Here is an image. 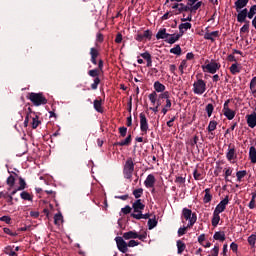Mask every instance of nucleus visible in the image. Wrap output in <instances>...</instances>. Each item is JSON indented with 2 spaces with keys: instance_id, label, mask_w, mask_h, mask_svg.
<instances>
[{
  "instance_id": "nucleus-1",
  "label": "nucleus",
  "mask_w": 256,
  "mask_h": 256,
  "mask_svg": "<svg viewBox=\"0 0 256 256\" xmlns=\"http://www.w3.org/2000/svg\"><path fill=\"white\" fill-rule=\"evenodd\" d=\"M103 67H104L103 59H100L98 61V68L88 71L89 77L94 78L93 83L90 86L92 91H96V89H98L99 85L101 84V78L99 77V75H101V73H103Z\"/></svg>"
},
{
  "instance_id": "nucleus-2",
  "label": "nucleus",
  "mask_w": 256,
  "mask_h": 256,
  "mask_svg": "<svg viewBox=\"0 0 256 256\" xmlns=\"http://www.w3.org/2000/svg\"><path fill=\"white\" fill-rule=\"evenodd\" d=\"M256 15V5H253L250 7V10L247 8L242 9L238 15H237V21L238 23H245V21L248 19H253Z\"/></svg>"
},
{
  "instance_id": "nucleus-3",
  "label": "nucleus",
  "mask_w": 256,
  "mask_h": 256,
  "mask_svg": "<svg viewBox=\"0 0 256 256\" xmlns=\"http://www.w3.org/2000/svg\"><path fill=\"white\" fill-rule=\"evenodd\" d=\"M134 171H135V162L133 161V158L129 157L127 158L123 167L124 179H128L129 181H132Z\"/></svg>"
},
{
  "instance_id": "nucleus-4",
  "label": "nucleus",
  "mask_w": 256,
  "mask_h": 256,
  "mask_svg": "<svg viewBox=\"0 0 256 256\" xmlns=\"http://www.w3.org/2000/svg\"><path fill=\"white\" fill-rule=\"evenodd\" d=\"M28 99L35 105V107H40V105H47V98L43 93L31 92L28 94Z\"/></svg>"
},
{
  "instance_id": "nucleus-5",
  "label": "nucleus",
  "mask_w": 256,
  "mask_h": 256,
  "mask_svg": "<svg viewBox=\"0 0 256 256\" xmlns=\"http://www.w3.org/2000/svg\"><path fill=\"white\" fill-rule=\"evenodd\" d=\"M207 91V82L199 77L193 83V93L194 95H203Z\"/></svg>"
},
{
  "instance_id": "nucleus-6",
  "label": "nucleus",
  "mask_w": 256,
  "mask_h": 256,
  "mask_svg": "<svg viewBox=\"0 0 256 256\" xmlns=\"http://www.w3.org/2000/svg\"><path fill=\"white\" fill-rule=\"evenodd\" d=\"M182 217L185 221H188V227H193L197 223V214L189 208L182 209Z\"/></svg>"
},
{
  "instance_id": "nucleus-7",
  "label": "nucleus",
  "mask_w": 256,
  "mask_h": 256,
  "mask_svg": "<svg viewBox=\"0 0 256 256\" xmlns=\"http://www.w3.org/2000/svg\"><path fill=\"white\" fill-rule=\"evenodd\" d=\"M221 69V64L216 62L215 60H211L210 63L206 65H202V70L204 73H211V75H215L217 71Z\"/></svg>"
},
{
  "instance_id": "nucleus-8",
  "label": "nucleus",
  "mask_w": 256,
  "mask_h": 256,
  "mask_svg": "<svg viewBox=\"0 0 256 256\" xmlns=\"http://www.w3.org/2000/svg\"><path fill=\"white\" fill-rule=\"evenodd\" d=\"M229 103H231V99L224 102L222 113L226 119H228V121H233V119H235V115H237V112L229 107Z\"/></svg>"
},
{
  "instance_id": "nucleus-9",
  "label": "nucleus",
  "mask_w": 256,
  "mask_h": 256,
  "mask_svg": "<svg viewBox=\"0 0 256 256\" xmlns=\"http://www.w3.org/2000/svg\"><path fill=\"white\" fill-rule=\"evenodd\" d=\"M172 9H174L175 15H181V13H188L189 9V3L185 5L184 3H174L172 5Z\"/></svg>"
},
{
  "instance_id": "nucleus-10",
  "label": "nucleus",
  "mask_w": 256,
  "mask_h": 256,
  "mask_svg": "<svg viewBox=\"0 0 256 256\" xmlns=\"http://www.w3.org/2000/svg\"><path fill=\"white\" fill-rule=\"evenodd\" d=\"M140 118V131L144 134L147 135V131H149V121L147 120V116L145 113H140L139 114Z\"/></svg>"
},
{
  "instance_id": "nucleus-11",
  "label": "nucleus",
  "mask_w": 256,
  "mask_h": 256,
  "mask_svg": "<svg viewBox=\"0 0 256 256\" xmlns=\"http://www.w3.org/2000/svg\"><path fill=\"white\" fill-rule=\"evenodd\" d=\"M226 159L230 163H234V161L237 159V149H235V146L233 144L228 145V150L226 152Z\"/></svg>"
},
{
  "instance_id": "nucleus-12",
  "label": "nucleus",
  "mask_w": 256,
  "mask_h": 256,
  "mask_svg": "<svg viewBox=\"0 0 256 256\" xmlns=\"http://www.w3.org/2000/svg\"><path fill=\"white\" fill-rule=\"evenodd\" d=\"M116 244H117V248L121 251V253H127V251H129L127 242H125V240L123 239V237L118 236L115 238Z\"/></svg>"
},
{
  "instance_id": "nucleus-13",
  "label": "nucleus",
  "mask_w": 256,
  "mask_h": 256,
  "mask_svg": "<svg viewBox=\"0 0 256 256\" xmlns=\"http://www.w3.org/2000/svg\"><path fill=\"white\" fill-rule=\"evenodd\" d=\"M132 209L134 211L132 215H139L143 213V210L145 209V204L141 203V199H138L132 204Z\"/></svg>"
},
{
  "instance_id": "nucleus-14",
  "label": "nucleus",
  "mask_w": 256,
  "mask_h": 256,
  "mask_svg": "<svg viewBox=\"0 0 256 256\" xmlns=\"http://www.w3.org/2000/svg\"><path fill=\"white\" fill-rule=\"evenodd\" d=\"M227 205H229V196H226L223 200L220 201V203L216 206L214 213H223L225 209H227Z\"/></svg>"
},
{
  "instance_id": "nucleus-15",
  "label": "nucleus",
  "mask_w": 256,
  "mask_h": 256,
  "mask_svg": "<svg viewBox=\"0 0 256 256\" xmlns=\"http://www.w3.org/2000/svg\"><path fill=\"white\" fill-rule=\"evenodd\" d=\"M28 111H30V121L31 122V127L32 129H37V127H39V125H41V121L39 120V117L37 116V114L33 111H31V108H28Z\"/></svg>"
},
{
  "instance_id": "nucleus-16",
  "label": "nucleus",
  "mask_w": 256,
  "mask_h": 256,
  "mask_svg": "<svg viewBox=\"0 0 256 256\" xmlns=\"http://www.w3.org/2000/svg\"><path fill=\"white\" fill-rule=\"evenodd\" d=\"M93 107L97 113H105V108L103 107V99H101V97H98L94 100Z\"/></svg>"
},
{
  "instance_id": "nucleus-17",
  "label": "nucleus",
  "mask_w": 256,
  "mask_h": 256,
  "mask_svg": "<svg viewBox=\"0 0 256 256\" xmlns=\"http://www.w3.org/2000/svg\"><path fill=\"white\" fill-rule=\"evenodd\" d=\"M246 123L250 129H255L256 127V112L248 114L246 116Z\"/></svg>"
},
{
  "instance_id": "nucleus-18",
  "label": "nucleus",
  "mask_w": 256,
  "mask_h": 256,
  "mask_svg": "<svg viewBox=\"0 0 256 256\" xmlns=\"http://www.w3.org/2000/svg\"><path fill=\"white\" fill-rule=\"evenodd\" d=\"M169 37H171V34L167 33V29L165 28H161L156 34V39H163L166 42L169 39Z\"/></svg>"
},
{
  "instance_id": "nucleus-19",
  "label": "nucleus",
  "mask_w": 256,
  "mask_h": 256,
  "mask_svg": "<svg viewBox=\"0 0 256 256\" xmlns=\"http://www.w3.org/2000/svg\"><path fill=\"white\" fill-rule=\"evenodd\" d=\"M155 181V175L149 174L144 181V185L147 187V189H152V187H155Z\"/></svg>"
},
{
  "instance_id": "nucleus-20",
  "label": "nucleus",
  "mask_w": 256,
  "mask_h": 256,
  "mask_svg": "<svg viewBox=\"0 0 256 256\" xmlns=\"http://www.w3.org/2000/svg\"><path fill=\"white\" fill-rule=\"evenodd\" d=\"M250 0H237L234 5L237 13H241V9H245L247 7V3H249Z\"/></svg>"
},
{
  "instance_id": "nucleus-21",
  "label": "nucleus",
  "mask_w": 256,
  "mask_h": 256,
  "mask_svg": "<svg viewBox=\"0 0 256 256\" xmlns=\"http://www.w3.org/2000/svg\"><path fill=\"white\" fill-rule=\"evenodd\" d=\"M24 189H27V182H25L23 177H19V187L12 191V195H16L17 191H24Z\"/></svg>"
},
{
  "instance_id": "nucleus-22",
  "label": "nucleus",
  "mask_w": 256,
  "mask_h": 256,
  "mask_svg": "<svg viewBox=\"0 0 256 256\" xmlns=\"http://www.w3.org/2000/svg\"><path fill=\"white\" fill-rule=\"evenodd\" d=\"M204 193L205 195L203 197V203H211V201H213V194H211V188H206L204 190Z\"/></svg>"
},
{
  "instance_id": "nucleus-23",
  "label": "nucleus",
  "mask_w": 256,
  "mask_h": 256,
  "mask_svg": "<svg viewBox=\"0 0 256 256\" xmlns=\"http://www.w3.org/2000/svg\"><path fill=\"white\" fill-rule=\"evenodd\" d=\"M131 141H132V138H131V134H129L125 140H122L120 142H115L114 143V146H118V147H126V146H129L131 145Z\"/></svg>"
},
{
  "instance_id": "nucleus-24",
  "label": "nucleus",
  "mask_w": 256,
  "mask_h": 256,
  "mask_svg": "<svg viewBox=\"0 0 256 256\" xmlns=\"http://www.w3.org/2000/svg\"><path fill=\"white\" fill-rule=\"evenodd\" d=\"M91 63L97 65V57H99V50L97 48L90 49Z\"/></svg>"
},
{
  "instance_id": "nucleus-25",
  "label": "nucleus",
  "mask_w": 256,
  "mask_h": 256,
  "mask_svg": "<svg viewBox=\"0 0 256 256\" xmlns=\"http://www.w3.org/2000/svg\"><path fill=\"white\" fill-rule=\"evenodd\" d=\"M230 73L231 75H237V73H241V64L234 62L230 68Z\"/></svg>"
},
{
  "instance_id": "nucleus-26",
  "label": "nucleus",
  "mask_w": 256,
  "mask_h": 256,
  "mask_svg": "<svg viewBox=\"0 0 256 256\" xmlns=\"http://www.w3.org/2000/svg\"><path fill=\"white\" fill-rule=\"evenodd\" d=\"M171 107H173V103L171 102V100H166L165 105L162 106L161 113L163 115H167V113L171 111Z\"/></svg>"
},
{
  "instance_id": "nucleus-27",
  "label": "nucleus",
  "mask_w": 256,
  "mask_h": 256,
  "mask_svg": "<svg viewBox=\"0 0 256 256\" xmlns=\"http://www.w3.org/2000/svg\"><path fill=\"white\" fill-rule=\"evenodd\" d=\"M219 37V31H213L210 33H205L204 35V39L208 40V41H215V38Z\"/></svg>"
},
{
  "instance_id": "nucleus-28",
  "label": "nucleus",
  "mask_w": 256,
  "mask_h": 256,
  "mask_svg": "<svg viewBox=\"0 0 256 256\" xmlns=\"http://www.w3.org/2000/svg\"><path fill=\"white\" fill-rule=\"evenodd\" d=\"M180 38L181 35L179 34H170V36H168V39H166V43H169V45H173V43H177Z\"/></svg>"
},
{
  "instance_id": "nucleus-29",
  "label": "nucleus",
  "mask_w": 256,
  "mask_h": 256,
  "mask_svg": "<svg viewBox=\"0 0 256 256\" xmlns=\"http://www.w3.org/2000/svg\"><path fill=\"white\" fill-rule=\"evenodd\" d=\"M166 87L159 81L154 82V92L163 93L165 92Z\"/></svg>"
},
{
  "instance_id": "nucleus-30",
  "label": "nucleus",
  "mask_w": 256,
  "mask_h": 256,
  "mask_svg": "<svg viewBox=\"0 0 256 256\" xmlns=\"http://www.w3.org/2000/svg\"><path fill=\"white\" fill-rule=\"evenodd\" d=\"M193 177L195 181H201L205 177L203 170L195 169L193 172Z\"/></svg>"
},
{
  "instance_id": "nucleus-31",
  "label": "nucleus",
  "mask_w": 256,
  "mask_h": 256,
  "mask_svg": "<svg viewBox=\"0 0 256 256\" xmlns=\"http://www.w3.org/2000/svg\"><path fill=\"white\" fill-rule=\"evenodd\" d=\"M139 237V234L136 231H128L123 234V239L129 240V239H137Z\"/></svg>"
},
{
  "instance_id": "nucleus-32",
  "label": "nucleus",
  "mask_w": 256,
  "mask_h": 256,
  "mask_svg": "<svg viewBox=\"0 0 256 256\" xmlns=\"http://www.w3.org/2000/svg\"><path fill=\"white\" fill-rule=\"evenodd\" d=\"M249 159L251 163L255 164L256 163V148L255 146H251L249 149Z\"/></svg>"
},
{
  "instance_id": "nucleus-33",
  "label": "nucleus",
  "mask_w": 256,
  "mask_h": 256,
  "mask_svg": "<svg viewBox=\"0 0 256 256\" xmlns=\"http://www.w3.org/2000/svg\"><path fill=\"white\" fill-rule=\"evenodd\" d=\"M177 249H178V255H182L183 251H185V249H187V245L185 244V242L178 240L177 241Z\"/></svg>"
},
{
  "instance_id": "nucleus-34",
  "label": "nucleus",
  "mask_w": 256,
  "mask_h": 256,
  "mask_svg": "<svg viewBox=\"0 0 256 256\" xmlns=\"http://www.w3.org/2000/svg\"><path fill=\"white\" fill-rule=\"evenodd\" d=\"M249 87L251 95L256 97V76L251 79Z\"/></svg>"
},
{
  "instance_id": "nucleus-35",
  "label": "nucleus",
  "mask_w": 256,
  "mask_h": 256,
  "mask_svg": "<svg viewBox=\"0 0 256 256\" xmlns=\"http://www.w3.org/2000/svg\"><path fill=\"white\" fill-rule=\"evenodd\" d=\"M20 197L21 199H23V201H30L31 203H33V195L27 191L21 192Z\"/></svg>"
},
{
  "instance_id": "nucleus-36",
  "label": "nucleus",
  "mask_w": 256,
  "mask_h": 256,
  "mask_svg": "<svg viewBox=\"0 0 256 256\" xmlns=\"http://www.w3.org/2000/svg\"><path fill=\"white\" fill-rule=\"evenodd\" d=\"M54 224L58 227H60V225H63V214H61V212L54 215Z\"/></svg>"
},
{
  "instance_id": "nucleus-37",
  "label": "nucleus",
  "mask_w": 256,
  "mask_h": 256,
  "mask_svg": "<svg viewBox=\"0 0 256 256\" xmlns=\"http://www.w3.org/2000/svg\"><path fill=\"white\" fill-rule=\"evenodd\" d=\"M201 5H203L202 1H198L196 2V4H192V5H188L189 6V12L190 13H197V10L201 7Z\"/></svg>"
},
{
  "instance_id": "nucleus-38",
  "label": "nucleus",
  "mask_w": 256,
  "mask_h": 256,
  "mask_svg": "<svg viewBox=\"0 0 256 256\" xmlns=\"http://www.w3.org/2000/svg\"><path fill=\"white\" fill-rule=\"evenodd\" d=\"M221 221V216L217 212H213L212 217V227H217L219 225V222Z\"/></svg>"
},
{
  "instance_id": "nucleus-39",
  "label": "nucleus",
  "mask_w": 256,
  "mask_h": 256,
  "mask_svg": "<svg viewBox=\"0 0 256 256\" xmlns=\"http://www.w3.org/2000/svg\"><path fill=\"white\" fill-rule=\"evenodd\" d=\"M6 183L8 185V191H11V189H13V187H15V176L10 175L7 180Z\"/></svg>"
},
{
  "instance_id": "nucleus-40",
  "label": "nucleus",
  "mask_w": 256,
  "mask_h": 256,
  "mask_svg": "<svg viewBox=\"0 0 256 256\" xmlns=\"http://www.w3.org/2000/svg\"><path fill=\"white\" fill-rule=\"evenodd\" d=\"M131 217H133V219H149L151 217L150 213H146L143 214V212H141L140 214H131Z\"/></svg>"
},
{
  "instance_id": "nucleus-41",
  "label": "nucleus",
  "mask_w": 256,
  "mask_h": 256,
  "mask_svg": "<svg viewBox=\"0 0 256 256\" xmlns=\"http://www.w3.org/2000/svg\"><path fill=\"white\" fill-rule=\"evenodd\" d=\"M213 239H215V241H225V232H215Z\"/></svg>"
},
{
  "instance_id": "nucleus-42",
  "label": "nucleus",
  "mask_w": 256,
  "mask_h": 256,
  "mask_svg": "<svg viewBox=\"0 0 256 256\" xmlns=\"http://www.w3.org/2000/svg\"><path fill=\"white\" fill-rule=\"evenodd\" d=\"M217 125H218L217 121L211 120L207 127L208 133H213V131H215V129H217Z\"/></svg>"
},
{
  "instance_id": "nucleus-43",
  "label": "nucleus",
  "mask_w": 256,
  "mask_h": 256,
  "mask_svg": "<svg viewBox=\"0 0 256 256\" xmlns=\"http://www.w3.org/2000/svg\"><path fill=\"white\" fill-rule=\"evenodd\" d=\"M246 176H247V170L236 172L237 181H239V183H241V181H243V178Z\"/></svg>"
},
{
  "instance_id": "nucleus-44",
  "label": "nucleus",
  "mask_w": 256,
  "mask_h": 256,
  "mask_svg": "<svg viewBox=\"0 0 256 256\" xmlns=\"http://www.w3.org/2000/svg\"><path fill=\"white\" fill-rule=\"evenodd\" d=\"M192 25L189 22L182 23L179 25V31L180 33H183V31H187L188 29H191Z\"/></svg>"
},
{
  "instance_id": "nucleus-45",
  "label": "nucleus",
  "mask_w": 256,
  "mask_h": 256,
  "mask_svg": "<svg viewBox=\"0 0 256 256\" xmlns=\"http://www.w3.org/2000/svg\"><path fill=\"white\" fill-rule=\"evenodd\" d=\"M205 111L207 113V116L211 117V115H213V111H215V106H213V104L209 103L206 105Z\"/></svg>"
},
{
  "instance_id": "nucleus-46",
  "label": "nucleus",
  "mask_w": 256,
  "mask_h": 256,
  "mask_svg": "<svg viewBox=\"0 0 256 256\" xmlns=\"http://www.w3.org/2000/svg\"><path fill=\"white\" fill-rule=\"evenodd\" d=\"M5 254L8 255V256H19L17 254V252H15V250H13V247H11V246H7L5 248Z\"/></svg>"
},
{
  "instance_id": "nucleus-47",
  "label": "nucleus",
  "mask_w": 256,
  "mask_h": 256,
  "mask_svg": "<svg viewBox=\"0 0 256 256\" xmlns=\"http://www.w3.org/2000/svg\"><path fill=\"white\" fill-rule=\"evenodd\" d=\"M180 75H183L185 73V69H187V60H182L179 67Z\"/></svg>"
},
{
  "instance_id": "nucleus-48",
  "label": "nucleus",
  "mask_w": 256,
  "mask_h": 256,
  "mask_svg": "<svg viewBox=\"0 0 256 256\" xmlns=\"http://www.w3.org/2000/svg\"><path fill=\"white\" fill-rule=\"evenodd\" d=\"M248 244L250 245V247H255L256 245V234H252L248 237L247 239Z\"/></svg>"
},
{
  "instance_id": "nucleus-49",
  "label": "nucleus",
  "mask_w": 256,
  "mask_h": 256,
  "mask_svg": "<svg viewBox=\"0 0 256 256\" xmlns=\"http://www.w3.org/2000/svg\"><path fill=\"white\" fill-rule=\"evenodd\" d=\"M160 93L161 94H159V99H166V101H171V94L169 93V91H164Z\"/></svg>"
},
{
  "instance_id": "nucleus-50",
  "label": "nucleus",
  "mask_w": 256,
  "mask_h": 256,
  "mask_svg": "<svg viewBox=\"0 0 256 256\" xmlns=\"http://www.w3.org/2000/svg\"><path fill=\"white\" fill-rule=\"evenodd\" d=\"M149 101L152 103V105H155L157 103V92H152L148 95Z\"/></svg>"
},
{
  "instance_id": "nucleus-51",
  "label": "nucleus",
  "mask_w": 256,
  "mask_h": 256,
  "mask_svg": "<svg viewBox=\"0 0 256 256\" xmlns=\"http://www.w3.org/2000/svg\"><path fill=\"white\" fill-rule=\"evenodd\" d=\"M132 193H133L135 199L138 200V199L141 198V196L143 195V188L135 189V190H133Z\"/></svg>"
},
{
  "instance_id": "nucleus-52",
  "label": "nucleus",
  "mask_w": 256,
  "mask_h": 256,
  "mask_svg": "<svg viewBox=\"0 0 256 256\" xmlns=\"http://www.w3.org/2000/svg\"><path fill=\"white\" fill-rule=\"evenodd\" d=\"M245 24L241 27L240 29V33L243 34V33H249V21H246L244 22Z\"/></svg>"
},
{
  "instance_id": "nucleus-53",
  "label": "nucleus",
  "mask_w": 256,
  "mask_h": 256,
  "mask_svg": "<svg viewBox=\"0 0 256 256\" xmlns=\"http://www.w3.org/2000/svg\"><path fill=\"white\" fill-rule=\"evenodd\" d=\"M255 199H256V192L252 193L251 201L249 202V209H255Z\"/></svg>"
},
{
  "instance_id": "nucleus-54",
  "label": "nucleus",
  "mask_w": 256,
  "mask_h": 256,
  "mask_svg": "<svg viewBox=\"0 0 256 256\" xmlns=\"http://www.w3.org/2000/svg\"><path fill=\"white\" fill-rule=\"evenodd\" d=\"M170 53H173V55H181V46L176 45L174 48L170 49Z\"/></svg>"
},
{
  "instance_id": "nucleus-55",
  "label": "nucleus",
  "mask_w": 256,
  "mask_h": 256,
  "mask_svg": "<svg viewBox=\"0 0 256 256\" xmlns=\"http://www.w3.org/2000/svg\"><path fill=\"white\" fill-rule=\"evenodd\" d=\"M157 227V220L154 219H149L148 220V229H155Z\"/></svg>"
},
{
  "instance_id": "nucleus-56",
  "label": "nucleus",
  "mask_w": 256,
  "mask_h": 256,
  "mask_svg": "<svg viewBox=\"0 0 256 256\" xmlns=\"http://www.w3.org/2000/svg\"><path fill=\"white\" fill-rule=\"evenodd\" d=\"M3 231L6 235H10V237H17V235H19L17 232H13L9 228H3Z\"/></svg>"
},
{
  "instance_id": "nucleus-57",
  "label": "nucleus",
  "mask_w": 256,
  "mask_h": 256,
  "mask_svg": "<svg viewBox=\"0 0 256 256\" xmlns=\"http://www.w3.org/2000/svg\"><path fill=\"white\" fill-rule=\"evenodd\" d=\"M231 175H233V168L228 167L225 169V174H224V178L227 181V179H229V177H231Z\"/></svg>"
},
{
  "instance_id": "nucleus-58",
  "label": "nucleus",
  "mask_w": 256,
  "mask_h": 256,
  "mask_svg": "<svg viewBox=\"0 0 256 256\" xmlns=\"http://www.w3.org/2000/svg\"><path fill=\"white\" fill-rule=\"evenodd\" d=\"M187 229H191V227L184 226L182 228H179L178 229V236L183 237V235H185V233H187Z\"/></svg>"
},
{
  "instance_id": "nucleus-59",
  "label": "nucleus",
  "mask_w": 256,
  "mask_h": 256,
  "mask_svg": "<svg viewBox=\"0 0 256 256\" xmlns=\"http://www.w3.org/2000/svg\"><path fill=\"white\" fill-rule=\"evenodd\" d=\"M143 37L144 39H148L149 41H151V37H153V32H151V30H145L143 33Z\"/></svg>"
},
{
  "instance_id": "nucleus-60",
  "label": "nucleus",
  "mask_w": 256,
  "mask_h": 256,
  "mask_svg": "<svg viewBox=\"0 0 256 256\" xmlns=\"http://www.w3.org/2000/svg\"><path fill=\"white\" fill-rule=\"evenodd\" d=\"M119 134L121 137H126L127 136V127L122 126L118 128Z\"/></svg>"
},
{
  "instance_id": "nucleus-61",
  "label": "nucleus",
  "mask_w": 256,
  "mask_h": 256,
  "mask_svg": "<svg viewBox=\"0 0 256 256\" xmlns=\"http://www.w3.org/2000/svg\"><path fill=\"white\" fill-rule=\"evenodd\" d=\"M50 211H53V204H48V207L43 209V213L46 215V217H49Z\"/></svg>"
},
{
  "instance_id": "nucleus-62",
  "label": "nucleus",
  "mask_w": 256,
  "mask_h": 256,
  "mask_svg": "<svg viewBox=\"0 0 256 256\" xmlns=\"http://www.w3.org/2000/svg\"><path fill=\"white\" fill-rule=\"evenodd\" d=\"M131 211H132V208L129 205H127L121 209V213H123L124 215H129V213H131Z\"/></svg>"
},
{
  "instance_id": "nucleus-63",
  "label": "nucleus",
  "mask_w": 256,
  "mask_h": 256,
  "mask_svg": "<svg viewBox=\"0 0 256 256\" xmlns=\"http://www.w3.org/2000/svg\"><path fill=\"white\" fill-rule=\"evenodd\" d=\"M227 61L229 62V63H237V58H235V54H230V55H228L227 56Z\"/></svg>"
},
{
  "instance_id": "nucleus-64",
  "label": "nucleus",
  "mask_w": 256,
  "mask_h": 256,
  "mask_svg": "<svg viewBox=\"0 0 256 256\" xmlns=\"http://www.w3.org/2000/svg\"><path fill=\"white\" fill-rule=\"evenodd\" d=\"M142 59H145V61H149V59H152L151 54L149 52H144L140 54Z\"/></svg>"
}]
</instances>
